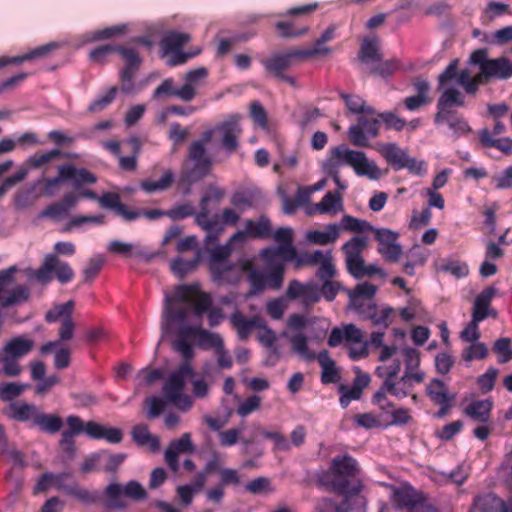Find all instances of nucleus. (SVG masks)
<instances>
[{
	"label": "nucleus",
	"mask_w": 512,
	"mask_h": 512,
	"mask_svg": "<svg viewBox=\"0 0 512 512\" xmlns=\"http://www.w3.org/2000/svg\"><path fill=\"white\" fill-rule=\"evenodd\" d=\"M188 308L177 307L175 310L172 305V298L165 294L164 308L161 315V339L177 334L178 338L173 341V348L181 354L183 359L191 362L194 357V349L188 342L190 338L197 340V345L205 350L214 349L223 346V339L219 334L202 329L200 326H192L186 323Z\"/></svg>",
	"instance_id": "obj_1"
},
{
	"label": "nucleus",
	"mask_w": 512,
	"mask_h": 512,
	"mask_svg": "<svg viewBox=\"0 0 512 512\" xmlns=\"http://www.w3.org/2000/svg\"><path fill=\"white\" fill-rule=\"evenodd\" d=\"M351 231H358L359 234L344 244L343 250L346 256L347 269L357 271L363 258L362 251L367 247L368 237L364 234L363 228L373 230V226H344Z\"/></svg>",
	"instance_id": "obj_13"
},
{
	"label": "nucleus",
	"mask_w": 512,
	"mask_h": 512,
	"mask_svg": "<svg viewBox=\"0 0 512 512\" xmlns=\"http://www.w3.org/2000/svg\"><path fill=\"white\" fill-rule=\"evenodd\" d=\"M492 405L488 399L472 401L464 409V413L475 422L487 423L491 417Z\"/></svg>",
	"instance_id": "obj_38"
},
{
	"label": "nucleus",
	"mask_w": 512,
	"mask_h": 512,
	"mask_svg": "<svg viewBox=\"0 0 512 512\" xmlns=\"http://www.w3.org/2000/svg\"><path fill=\"white\" fill-rule=\"evenodd\" d=\"M85 433L93 439H104L109 443L118 444L123 439L121 429L108 427L94 421H88L85 426Z\"/></svg>",
	"instance_id": "obj_24"
},
{
	"label": "nucleus",
	"mask_w": 512,
	"mask_h": 512,
	"mask_svg": "<svg viewBox=\"0 0 512 512\" xmlns=\"http://www.w3.org/2000/svg\"><path fill=\"white\" fill-rule=\"evenodd\" d=\"M64 177H68V181H71L74 187L78 188L85 184L92 185L97 182L95 174L87 170L86 168H76L73 165H65Z\"/></svg>",
	"instance_id": "obj_41"
},
{
	"label": "nucleus",
	"mask_w": 512,
	"mask_h": 512,
	"mask_svg": "<svg viewBox=\"0 0 512 512\" xmlns=\"http://www.w3.org/2000/svg\"><path fill=\"white\" fill-rule=\"evenodd\" d=\"M483 75L485 78L507 79L512 77V62L506 57L490 59L483 67Z\"/></svg>",
	"instance_id": "obj_31"
},
{
	"label": "nucleus",
	"mask_w": 512,
	"mask_h": 512,
	"mask_svg": "<svg viewBox=\"0 0 512 512\" xmlns=\"http://www.w3.org/2000/svg\"><path fill=\"white\" fill-rule=\"evenodd\" d=\"M345 500L337 506L331 499L323 498L317 503L319 512H365V499L361 496H345Z\"/></svg>",
	"instance_id": "obj_20"
},
{
	"label": "nucleus",
	"mask_w": 512,
	"mask_h": 512,
	"mask_svg": "<svg viewBox=\"0 0 512 512\" xmlns=\"http://www.w3.org/2000/svg\"><path fill=\"white\" fill-rule=\"evenodd\" d=\"M132 438L139 446H147L150 451L156 452L160 448L159 438L150 433L146 425H136L132 429Z\"/></svg>",
	"instance_id": "obj_45"
},
{
	"label": "nucleus",
	"mask_w": 512,
	"mask_h": 512,
	"mask_svg": "<svg viewBox=\"0 0 512 512\" xmlns=\"http://www.w3.org/2000/svg\"><path fill=\"white\" fill-rule=\"evenodd\" d=\"M239 120V115H232L216 125V133L220 136L221 146L229 154L234 153L239 148V137L242 134Z\"/></svg>",
	"instance_id": "obj_14"
},
{
	"label": "nucleus",
	"mask_w": 512,
	"mask_h": 512,
	"mask_svg": "<svg viewBox=\"0 0 512 512\" xmlns=\"http://www.w3.org/2000/svg\"><path fill=\"white\" fill-rule=\"evenodd\" d=\"M427 394L433 402L440 406H448L453 396H449L445 384L439 379H433L427 386Z\"/></svg>",
	"instance_id": "obj_54"
},
{
	"label": "nucleus",
	"mask_w": 512,
	"mask_h": 512,
	"mask_svg": "<svg viewBox=\"0 0 512 512\" xmlns=\"http://www.w3.org/2000/svg\"><path fill=\"white\" fill-rule=\"evenodd\" d=\"M172 298L173 309L175 310L177 307H186L188 308V313L190 312L189 304H194L195 306V315L201 316L202 313L208 311L211 307V297L203 292H199L197 286H187L180 285L175 288L174 296Z\"/></svg>",
	"instance_id": "obj_7"
},
{
	"label": "nucleus",
	"mask_w": 512,
	"mask_h": 512,
	"mask_svg": "<svg viewBox=\"0 0 512 512\" xmlns=\"http://www.w3.org/2000/svg\"><path fill=\"white\" fill-rule=\"evenodd\" d=\"M380 154L385 160L391 164L394 170L404 168L405 160H407V152L402 150L396 143L384 144L379 149Z\"/></svg>",
	"instance_id": "obj_39"
},
{
	"label": "nucleus",
	"mask_w": 512,
	"mask_h": 512,
	"mask_svg": "<svg viewBox=\"0 0 512 512\" xmlns=\"http://www.w3.org/2000/svg\"><path fill=\"white\" fill-rule=\"evenodd\" d=\"M343 209L342 196L338 191L327 192L321 201L313 207L314 213L337 214Z\"/></svg>",
	"instance_id": "obj_35"
},
{
	"label": "nucleus",
	"mask_w": 512,
	"mask_h": 512,
	"mask_svg": "<svg viewBox=\"0 0 512 512\" xmlns=\"http://www.w3.org/2000/svg\"><path fill=\"white\" fill-rule=\"evenodd\" d=\"M19 359L3 348L0 350V364H2V372L8 377L18 376L22 369L18 363Z\"/></svg>",
	"instance_id": "obj_60"
},
{
	"label": "nucleus",
	"mask_w": 512,
	"mask_h": 512,
	"mask_svg": "<svg viewBox=\"0 0 512 512\" xmlns=\"http://www.w3.org/2000/svg\"><path fill=\"white\" fill-rule=\"evenodd\" d=\"M473 510L477 512H512L505 502L492 493L480 494L475 497Z\"/></svg>",
	"instance_id": "obj_28"
},
{
	"label": "nucleus",
	"mask_w": 512,
	"mask_h": 512,
	"mask_svg": "<svg viewBox=\"0 0 512 512\" xmlns=\"http://www.w3.org/2000/svg\"><path fill=\"white\" fill-rule=\"evenodd\" d=\"M105 263V258L102 255H96L87 261L82 275L85 282H91L98 275Z\"/></svg>",
	"instance_id": "obj_64"
},
{
	"label": "nucleus",
	"mask_w": 512,
	"mask_h": 512,
	"mask_svg": "<svg viewBox=\"0 0 512 512\" xmlns=\"http://www.w3.org/2000/svg\"><path fill=\"white\" fill-rule=\"evenodd\" d=\"M107 250L114 254H119L124 257H136L146 262L151 261L154 258L153 253L147 252L140 245L122 242L119 240H113L109 243Z\"/></svg>",
	"instance_id": "obj_25"
},
{
	"label": "nucleus",
	"mask_w": 512,
	"mask_h": 512,
	"mask_svg": "<svg viewBox=\"0 0 512 512\" xmlns=\"http://www.w3.org/2000/svg\"><path fill=\"white\" fill-rule=\"evenodd\" d=\"M34 348V341L26 336H18L9 340L3 349L11 355L20 359L27 355Z\"/></svg>",
	"instance_id": "obj_48"
},
{
	"label": "nucleus",
	"mask_w": 512,
	"mask_h": 512,
	"mask_svg": "<svg viewBox=\"0 0 512 512\" xmlns=\"http://www.w3.org/2000/svg\"><path fill=\"white\" fill-rule=\"evenodd\" d=\"M434 122L437 125L446 123L456 137L465 136L471 131V127L466 119L457 111L444 113L443 116L439 118L438 114H435Z\"/></svg>",
	"instance_id": "obj_30"
},
{
	"label": "nucleus",
	"mask_w": 512,
	"mask_h": 512,
	"mask_svg": "<svg viewBox=\"0 0 512 512\" xmlns=\"http://www.w3.org/2000/svg\"><path fill=\"white\" fill-rule=\"evenodd\" d=\"M58 45L56 43H48L42 46H39L33 50H31L28 53H25L20 56H0V68H3L8 65L12 64H21L26 61H30L36 58H41L46 56L48 53H50L52 50L56 49Z\"/></svg>",
	"instance_id": "obj_32"
},
{
	"label": "nucleus",
	"mask_w": 512,
	"mask_h": 512,
	"mask_svg": "<svg viewBox=\"0 0 512 512\" xmlns=\"http://www.w3.org/2000/svg\"><path fill=\"white\" fill-rule=\"evenodd\" d=\"M118 88L116 86L110 87L104 94L97 96L90 105L88 111L91 113H99L106 109L116 98Z\"/></svg>",
	"instance_id": "obj_59"
},
{
	"label": "nucleus",
	"mask_w": 512,
	"mask_h": 512,
	"mask_svg": "<svg viewBox=\"0 0 512 512\" xmlns=\"http://www.w3.org/2000/svg\"><path fill=\"white\" fill-rule=\"evenodd\" d=\"M377 287L371 283L364 282L347 290L349 297V308L357 311H364L368 303H373L372 298L376 294Z\"/></svg>",
	"instance_id": "obj_22"
},
{
	"label": "nucleus",
	"mask_w": 512,
	"mask_h": 512,
	"mask_svg": "<svg viewBox=\"0 0 512 512\" xmlns=\"http://www.w3.org/2000/svg\"><path fill=\"white\" fill-rule=\"evenodd\" d=\"M351 149L344 145L336 146L330 149L329 157L323 162L322 170L328 176L339 174L340 168L346 163V154Z\"/></svg>",
	"instance_id": "obj_29"
},
{
	"label": "nucleus",
	"mask_w": 512,
	"mask_h": 512,
	"mask_svg": "<svg viewBox=\"0 0 512 512\" xmlns=\"http://www.w3.org/2000/svg\"><path fill=\"white\" fill-rule=\"evenodd\" d=\"M285 295L289 300H300L303 305L311 306L320 300V289L314 281L302 283L293 279L288 283Z\"/></svg>",
	"instance_id": "obj_16"
},
{
	"label": "nucleus",
	"mask_w": 512,
	"mask_h": 512,
	"mask_svg": "<svg viewBox=\"0 0 512 512\" xmlns=\"http://www.w3.org/2000/svg\"><path fill=\"white\" fill-rule=\"evenodd\" d=\"M39 409L28 403H12L8 408V416L20 422L32 421L35 424Z\"/></svg>",
	"instance_id": "obj_42"
},
{
	"label": "nucleus",
	"mask_w": 512,
	"mask_h": 512,
	"mask_svg": "<svg viewBox=\"0 0 512 512\" xmlns=\"http://www.w3.org/2000/svg\"><path fill=\"white\" fill-rule=\"evenodd\" d=\"M34 426L38 427L42 432L56 434L61 430L63 421L58 415L45 414L39 411L37 418H35Z\"/></svg>",
	"instance_id": "obj_51"
},
{
	"label": "nucleus",
	"mask_w": 512,
	"mask_h": 512,
	"mask_svg": "<svg viewBox=\"0 0 512 512\" xmlns=\"http://www.w3.org/2000/svg\"><path fill=\"white\" fill-rule=\"evenodd\" d=\"M76 200L74 194H66L60 201L48 205L40 212L39 216L49 218L54 222H60L68 216L70 209L76 204Z\"/></svg>",
	"instance_id": "obj_23"
},
{
	"label": "nucleus",
	"mask_w": 512,
	"mask_h": 512,
	"mask_svg": "<svg viewBox=\"0 0 512 512\" xmlns=\"http://www.w3.org/2000/svg\"><path fill=\"white\" fill-rule=\"evenodd\" d=\"M74 309V302L73 301H67L63 304L55 305L53 308H51L49 311H47L45 315V319L47 322H56L59 320H63L66 317H72V311Z\"/></svg>",
	"instance_id": "obj_61"
},
{
	"label": "nucleus",
	"mask_w": 512,
	"mask_h": 512,
	"mask_svg": "<svg viewBox=\"0 0 512 512\" xmlns=\"http://www.w3.org/2000/svg\"><path fill=\"white\" fill-rule=\"evenodd\" d=\"M195 446L191 441L190 433H184L179 439L170 442L165 450L164 457L169 468L176 472L179 469L178 456L184 453H194Z\"/></svg>",
	"instance_id": "obj_19"
},
{
	"label": "nucleus",
	"mask_w": 512,
	"mask_h": 512,
	"mask_svg": "<svg viewBox=\"0 0 512 512\" xmlns=\"http://www.w3.org/2000/svg\"><path fill=\"white\" fill-rule=\"evenodd\" d=\"M225 191L219 187H209L207 192L202 196L200 201V212L196 215V224H213L210 222L209 210L207 205L210 201L219 203L224 197Z\"/></svg>",
	"instance_id": "obj_36"
},
{
	"label": "nucleus",
	"mask_w": 512,
	"mask_h": 512,
	"mask_svg": "<svg viewBox=\"0 0 512 512\" xmlns=\"http://www.w3.org/2000/svg\"><path fill=\"white\" fill-rule=\"evenodd\" d=\"M339 226H327L324 231L309 230L306 233V240L315 245H327L335 242L339 237Z\"/></svg>",
	"instance_id": "obj_47"
},
{
	"label": "nucleus",
	"mask_w": 512,
	"mask_h": 512,
	"mask_svg": "<svg viewBox=\"0 0 512 512\" xmlns=\"http://www.w3.org/2000/svg\"><path fill=\"white\" fill-rule=\"evenodd\" d=\"M231 323L236 329L239 338L246 340L253 329L263 325V318L260 316L247 318L243 314L236 312L231 316Z\"/></svg>",
	"instance_id": "obj_33"
},
{
	"label": "nucleus",
	"mask_w": 512,
	"mask_h": 512,
	"mask_svg": "<svg viewBox=\"0 0 512 512\" xmlns=\"http://www.w3.org/2000/svg\"><path fill=\"white\" fill-rule=\"evenodd\" d=\"M174 173L171 170L166 171L158 181L144 179L140 182V188L147 192L165 191L169 189L174 182Z\"/></svg>",
	"instance_id": "obj_53"
},
{
	"label": "nucleus",
	"mask_w": 512,
	"mask_h": 512,
	"mask_svg": "<svg viewBox=\"0 0 512 512\" xmlns=\"http://www.w3.org/2000/svg\"><path fill=\"white\" fill-rule=\"evenodd\" d=\"M479 142L485 148H495L505 155H512V139L509 137L494 138L487 128L478 133Z\"/></svg>",
	"instance_id": "obj_37"
},
{
	"label": "nucleus",
	"mask_w": 512,
	"mask_h": 512,
	"mask_svg": "<svg viewBox=\"0 0 512 512\" xmlns=\"http://www.w3.org/2000/svg\"><path fill=\"white\" fill-rule=\"evenodd\" d=\"M271 234L270 226H246L242 231L235 233L224 245L209 249V267L211 272L215 271L220 278L225 277V264L231 255L232 249L237 244H242L250 239L267 238Z\"/></svg>",
	"instance_id": "obj_3"
},
{
	"label": "nucleus",
	"mask_w": 512,
	"mask_h": 512,
	"mask_svg": "<svg viewBox=\"0 0 512 512\" xmlns=\"http://www.w3.org/2000/svg\"><path fill=\"white\" fill-rule=\"evenodd\" d=\"M496 293V289L493 287H488L483 290L475 299L472 320L480 323L488 316L496 317L495 311H488L490 302L493 296Z\"/></svg>",
	"instance_id": "obj_27"
},
{
	"label": "nucleus",
	"mask_w": 512,
	"mask_h": 512,
	"mask_svg": "<svg viewBox=\"0 0 512 512\" xmlns=\"http://www.w3.org/2000/svg\"><path fill=\"white\" fill-rule=\"evenodd\" d=\"M190 40V35L181 32H169L160 41L161 48L166 52H176Z\"/></svg>",
	"instance_id": "obj_55"
},
{
	"label": "nucleus",
	"mask_w": 512,
	"mask_h": 512,
	"mask_svg": "<svg viewBox=\"0 0 512 512\" xmlns=\"http://www.w3.org/2000/svg\"><path fill=\"white\" fill-rule=\"evenodd\" d=\"M346 163L351 166L358 176H367L376 180L381 176L379 167L370 162L362 151L350 150L346 154Z\"/></svg>",
	"instance_id": "obj_18"
},
{
	"label": "nucleus",
	"mask_w": 512,
	"mask_h": 512,
	"mask_svg": "<svg viewBox=\"0 0 512 512\" xmlns=\"http://www.w3.org/2000/svg\"><path fill=\"white\" fill-rule=\"evenodd\" d=\"M359 472L358 463L352 456L339 455L332 459L329 471L321 476L320 482L334 492L357 497L363 488L357 478Z\"/></svg>",
	"instance_id": "obj_2"
},
{
	"label": "nucleus",
	"mask_w": 512,
	"mask_h": 512,
	"mask_svg": "<svg viewBox=\"0 0 512 512\" xmlns=\"http://www.w3.org/2000/svg\"><path fill=\"white\" fill-rule=\"evenodd\" d=\"M85 198L95 200L103 209L113 212L115 215L121 217L124 221L132 222L137 220V213L134 209L127 206L121 201V197L116 192H105L98 196L96 192L90 189H85L81 192Z\"/></svg>",
	"instance_id": "obj_10"
},
{
	"label": "nucleus",
	"mask_w": 512,
	"mask_h": 512,
	"mask_svg": "<svg viewBox=\"0 0 512 512\" xmlns=\"http://www.w3.org/2000/svg\"><path fill=\"white\" fill-rule=\"evenodd\" d=\"M277 246L262 249L260 256L268 267L292 261L296 256V248L292 244L293 231L289 227H280L273 234Z\"/></svg>",
	"instance_id": "obj_5"
},
{
	"label": "nucleus",
	"mask_w": 512,
	"mask_h": 512,
	"mask_svg": "<svg viewBox=\"0 0 512 512\" xmlns=\"http://www.w3.org/2000/svg\"><path fill=\"white\" fill-rule=\"evenodd\" d=\"M137 213V219L144 217L149 221L159 220L162 216H168L172 221H181L196 214L194 206L190 202H185L164 211L161 209H134Z\"/></svg>",
	"instance_id": "obj_17"
},
{
	"label": "nucleus",
	"mask_w": 512,
	"mask_h": 512,
	"mask_svg": "<svg viewBox=\"0 0 512 512\" xmlns=\"http://www.w3.org/2000/svg\"><path fill=\"white\" fill-rule=\"evenodd\" d=\"M382 485L390 489L391 501L393 504L400 508H408L409 512H412V509L416 505H420V503L424 502V500H422L417 492L410 486H394L389 484Z\"/></svg>",
	"instance_id": "obj_21"
},
{
	"label": "nucleus",
	"mask_w": 512,
	"mask_h": 512,
	"mask_svg": "<svg viewBox=\"0 0 512 512\" xmlns=\"http://www.w3.org/2000/svg\"><path fill=\"white\" fill-rule=\"evenodd\" d=\"M380 124L383 123L386 130L402 131L407 122L405 119L399 117L393 111H385L378 113Z\"/></svg>",
	"instance_id": "obj_62"
},
{
	"label": "nucleus",
	"mask_w": 512,
	"mask_h": 512,
	"mask_svg": "<svg viewBox=\"0 0 512 512\" xmlns=\"http://www.w3.org/2000/svg\"><path fill=\"white\" fill-rule=\"evenodd\" d=\"M453 106H465V97L459 90L451 87L445 89L437 101L436 114H438V118L442 117L444 113L453 112Z\"/></svg>",
	"instance_id": "obj_26"
},
{
	"label": "nucleus",
	"mask_w": 512,
	"mask_h": 512,
	"mask_svg": "<svg viewBox=\"0 0 512 512\" xmlns=\"http://www.w3.org/2000/svg\"><path fill=\"white\" fill-rule=\"evenodd\" d=\"M60 157L71 158V157H75V155H72V154L66 153V152H62L59 149H52L45 153H36V154L30 156L26 160V165L28 166V168L38 169V168L42 167L44 164H47V163L51 162L52 160H54L56 158H60Z\"/></svg>",
	"instance_id": "obj_50"
},
{
	"label": "nucleus",
	"mask_w": 512,
	"mask_h": 512,
	"mask_svg": "<svg viewBox=\"0 0 512 512\" xmlns=\"http://www.w3.org/2000/svg\"><path fill=\"white\" fill-rule=\"evenodd\" d=\"M321 368V381L324 384L335 383L339 380V373L335 366V361L329 356L327 350H322L316 356Z\"/></svg>",
	"instance_id": "obj_44"
},
{
	"label": "nucleus",
	"mask_w": 512,
	"mask_h": 512,
	"mask_svg": "<svg viewBox=\"0 0 512 512\" xmlns=\"http://www.w3.org/2000/svg\"><path fill=\"white\" fill-rule=\"evenodd\" d=\"M375 115L378 116V113ZM380 125L379 117L368 118L359 116L357 123L349 127L347 132L348 138L354 146L363 148L370 147L369 139L379 136Z\"/></svg>",
	"instance_id": "obj_12"
},
{
	"label": "nucleus",
	"mask_w": 512,
	"mask_h": 512,
	"mask_svg": "<svg viewBox=\"0 0 512 512\" xmlns=\"http://www.w3.org/2000/svg\"><path fill=\"white\" fill-rule=\"evenodd\" d=\"M339 96L352 114H376V110L372 106H366L365 100L358 95L340 92Z\"/></svg>",
	"instance_id": "obj_49"
},
{
	"label": "nucleus",
	"mask_w": 512,
	"mask_h": 512,
	"mask_svg": "<svg viewBox=\"0 0 512 512\" xmlns=\"http://www.w3.org/2000/svg\"><path fill=\"white\" fill-rule=\"evenodd\" d=\"M278 35L282 38H295L308 31V25L295 19L278 21L275 24Z\"/></svg>",
	"instance_id": "obj_46"
},
{
	"label": "nucleus",
	"mask_w": 512,
	"mask_h": 512,
	"mask_svg": "<svg viewBox=\"0 0 512 512\" xmlns=\"http://www.w3.org/2000/svg\"><path fill=\"white\" fill-rule=\"evenodd\" d=\"M359 314L370 319L374 325L387 328L391 323L390 318L393 314V308L387 306L378 310L374 303H368L367 308L360 311Z\"/></svg>",
	"instance_id": "obj_40"
},
{
	"label": "nucleus",
	"mask_w": 512,
	"mask_h": 512,
	"mask_svg": "<svg viewBox=\"0 0 512 512\" xmlns=\"http://www.w3.org/2000/svg\"><path fill=\"white\" fill-rule=\"evenodd\" d=\"M194 369L187 359L172 371L163 385V394L167 402L176 408L186 411L192 406L191 398L184 393L187 379L193 377Z\"/></svg>",
	"instance_id": "obj_4"
},
{
	"label": "nucleus",
	"mask_w": 512,
	"mask_h": 512,
	"mask_svg": "<svg viewBox=\"0 0 512 512\" xmlns=\"http://www.w3.org/2000/svg\"><path fill=\"white\" fill-rule=\"evenodd\" d=\"M345 342L347 343H355L361 344L359 348H351L350 356L353 359H359L367 356V342L363 341V334L359 328H357L354 324H346L343 326Z\"/></svg>",
	"instance_id": "obj_34"
},
{
	"label": "nucleus",
	"mask_w": 512,
	"mask_h": 512,
	"mask_svg": "<svg viewBox=\"0 0 512 512\" xmlns=\"http://www.w3.org/2000/svg\"><path fill=\"white\" fill-rule=\"evenodd\" d=\"M116 53H118L125 62L120 72V90L124 94H132L135 92L134 79L142 63V58L136 49L121 45L117 46Z\"/></svg>",
	"instance_id": "obj_9"
},
{
	"label": "nucleus",
	"mask_w": 512,
	"mask_h": 512,
	"mask_svg": "<svg viewBox=\"0 0 512 512\" xmlns=\"http://www.w3.org/2000/svg\"><path fill=\"white\" fill-rule=\"evenodd\" d=\"M299 61L302 60L298 50L293 49L287 52L275 54L270 58L263 60L262 63L265 70L273 77L288 83L292 87H296V79L290 75H286L284 72Z\"/></svg>",
	"instance_id": "obj_8"
},
{
	"label": "nucleus",
	"mask_w": 512,
	"mask_h": 512,
	"mask_svg": "<svg viewBox=\"0 0 512 512\" xmlns=\"http://www.w3.org/2000/svg\"><path fill=\"white\" fill-rule=\"evenodd\" d=\"M438 271L448 273L456 278H462L468 275V266L460 261L445 260L437 268Z\"/></svg>",
	"instance_id": "obj_63"
},
{
	"label": "nucleus",
	"mask_w": 512,
	"mask_h": 512,
	"mask_svg": "<svg viewBox=\"0 0 512 512\" xmlns=\"http://www.w3.org/2000/svg\"><path fill=\"white\" fill-rule=\"evenodd\" d=\"M289 342L291 344L292 350L301 358L307 361H313L316 359L314 352H311L308 348V338L302 333H294L289 336Z\"/></svg>",
	"instance_id": "obj_52"
},
{
	"label": "nucleus",
	"mask_w": 512,
	"mask_h": 512,
	"mask_svg": "<svg viewBox=\"0 0 512 512\" xmlns=\"http://www.w3.org/2000/svg\"><path fill=\"white\" fill-rule=\"evenodd\" d=\"M225 271L223 278H220L215 271H212L214 281L219 284H234L240 281L242 274L245 272L242 270V262L239 265H235L231 262L225 264Z\"/></svg>",
	"instance_id": "obj_56"
},
{
	"label": "nucleus",
	"mask_w": 512,
	"mask_h": 512,
	"mask_svg": "<svg viewBox=\"0 0 512 512\" xmlns=\"http://www.w3.org/2000/svg\"><path fill=\"white\" fill-rule=\"evenodd\" d=\"M211 159L206 156L202 142L193 141L188 148V161L181 172V181L189 185L203 179L211 169Z\"/></svg>",
	"instance_id": "obj_6"
},
{
	"label": "nucleus",
	"mask_w": 512,
	"mask_h": 512,
	"mask_svg": "<svg viewBox=\"0 0 512 512\" xmlns=\"http://www.w3.org/2000/svg\"><path fill=\"white\" fill-rule=\"evenodd\" d=\"M74 271L71 266L62 261L55 254H48L45 256L42 265L39 267L38 278L39 283L47 284L53 277L60 283L65 284L70 282L74 277Z\"/></svg>",
	"instance_id": "obj_11"
},
{
	"label": "nucleus",
	"mask_w": 512,
	"mask_h": 512,
	"mask_svg": "<svg viewBox=\"0 0 512 512\" xmlns=\"http://www.w3.org/2000/svg\"><path fill=\"white\" fill-rule=\"evenodd\" d=\"M269 268L270 271L265 273L266 289L279 290L283 285L285 265L280 263Z\"/></svg>",
	"instance_id": "obj_58"
},
{
	"label": "nucleus",
	"mask_w": 512,
	"mask_h": 512,
	"mask_svg": "<svg viewBox=\"0 0 512 512\" xmlns=\"http://www.w3.org/2000/svg\"><path fill=\"white\" fill-rule=\"evenodd\" d=\"M425 374L421 371L409 372L405 371L401 377H397L392 381H383L382 385L392 396L403 399L411 395L414 384L424 381Z\"/></svg>",
	"instance_id": "obj_15"
},
{
	"label": "nucleus",
	"mask_w": 512,
	"mask_h": 512,
	"mask_svg": "<svg viewBox=\"0 0 512 512\" xmlns=\"http://www.w3.org/2000/svg\"><path fill=\"white\" fill-rule=\"evenodd\" d=\"M242 270L248 273L249 295H258L266 289L265 273L254 269L250 260L242 261Z\"/></svg>",
	"instance_id": "obj_43"
},
{
	"label": "nucleus",
	"mask_w": 512,
	"mask_h": 512,
	"mask_svg": "<svg viewBox=\"0 0 512 512\" xmlns=\"http://www.w3.org/2000/svg\"><path fill=\"white\" fill-rule=\"evenodd\" d=\"M358 57L364 63L381 61L382 57L379 52L378 41L376 39H364L361 43Z\"/></svg>",
	"instance_id": "obj_57"
}]
</instances>
